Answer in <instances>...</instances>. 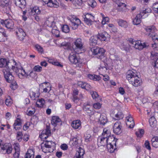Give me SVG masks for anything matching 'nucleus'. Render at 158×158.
<instances>
[{
	"mask_svg": "<svg viewBox=\"0 0 158 158\" xmlns=\"http://www.w3.org/2000/svg\"><path fill=\"white\" fill-rule=\"evenodd\" d=\"M152 145L153 147L158 148V137H155L152 138L151 140Z\"/></svg>",
	"mask_w": 158,
	"mask_h": 158,
	"instance_id": "72a5a7b5",
	"label": "nucleus"
},
{
	"mask_svg": "<svg viewBox=\"0 0 158 158\" xmlns=\"http://www.w3.org/2000/svg\"><path fill=\"white\" fill-rule=\"evenodd\" d=\"M130 46L134 47L136 49H138L139 50H141L143 49V48L146 47V46H147L145 43H143V44L141 43L140 41H135L132 40L131 42V45L128 44L127 45V47L126 48V49L125 50L127 51L129 50Z\"/></svg>",
	"mask_w": 158,
	"mask_h": 158,
	"instance_id": "7ed1b4c3",
	"label": "nucleus"
},
{
	"mask_svg": "<svg viewBox=\"0 0 158 158\" xmlns=\"http://www.w3.org/2000/svg\"><path fill=\"white\" fill-rule=\"evenodd\" d=\"M84 16V18H87L88 19H90L91 20L94 19V17L91 14H87L85 15Z\"/></svg>",
	"mask_w": 158,
	"mask_h": 158,
	"instance_id": "8fccbe9b",
	"label": "nucleus"
},
{
	"mask_svg": "<svg viewBox=\"0 0 158 158\" xmlns=\"http://www.w3.org/2000/svg\"><path fill=\"white\" fill-rule=\"evenodd\" d=\"M45 103V101L44 100L43 98H41L37 101L36 104L37 107H42Z\"/></svg>",
	"mask_w": 158,
	"mask_h": 158,
	"instance_id": "f704fd0d",
	"label": "nucleus"
},
{
	"mask_svg": "<svg viewBox=\"0 0 158 158\" xmlns=\"http://www.w3.org/2000/svg\"><path fill=\"white\" fill-rule=\"evenodd\" d=\"M144 145L145 148L148 150H150L151 149L150 146V143L148 140H146L145 142Z\"/></svg>",
	"mask_w": 158,
	"mask_h": 158,
	"instance_id": "13d9d810",
	"label": "nucleus"
},
{
	"mask_svg": "<svg viewBox=\"0 0 158 158\" xmlns=\"http://www.w3.org/2000/svg\"><path fill=\"white\" fill-rule=\"evenodd\" d=\"M35 112V109L34 108H33L31 110H29L28 111V112L27 114L29 116H31L34 114Z\"/></svg>",
	"mask_w": 158,
	"mask_h": 158,
	"instance_id": "bf43d9fd",
	"label": "nucleus"
},
{
	"mask_svg": "<svg viewBox=\"0 0 158 158\" xmlns=\"http://www.w3.org/2000/svg\"><path fill=\"white\" fill-rule=\"evenodd\" d=\"M20 70H21L20 79H24L27 78L28 77V75L27 73L25 72V70L23 69L22 67L20 68Z\"/></svg>",
	"mask_w": 158,
	"mask_h": 158,
	"instance_id": "2f4dec72",
	"label": "nucleus"
},
{
	"mask_svg": "<svg viewBox=\"0 0 158 158\" xmlns=\"http://www.w3.org/2000/svg\"><path fill=\"white\" fill-rule=\"evenodd\" d=\"M33 70L37 72H40L42 70V67L39 65L35 66L33 68Z\"/></svg>",
	"mask_w": 158,
	"mask_h": 158,
	"instance_id": "a18cd8bd",
	"label": "nucleus"
},
{
	"mask_svg": "<svg viewBox=\"0 0 158 158\" xmlns=\"http://www.w3.org/2000/svg\"><path fill=\"white\" fill-rule=\"evenodd\" d=\"M21 135H22V132H20V136H21ZM28 138H29L28 135H27V134L24 135L23 137H22V136H20V139H23V140L25 141H28Z\"/></svg>",
	"mask_w": 158,
	"mask_h": 158,
	"instance_id": "3c124183",
	"label": "nucleus"
},
{
	"mask_svg": "<svg viewBox=\"0 0 158 158\" xmlns=\"http://www.w3.org/2000/svg\"><path fill=\"white\" fill-rule=\"evenodd\" d=\"M135 72L131 70H128L127 73L126 78L129 82L132 79L134 78L136 76Z\"/></svg>",
	"mask_w": 158,
	"mask_h": 158,
	"instance_id": "4468645a",
	"label": "nucleus"
},
{
	"mask_svg": "<svg viewBox=\"0 0 158 158\" xmlns=\"http://www.w3.org/2000/svg\"><path fill=\"white\" fill-rule=\"evenodd\" d=\"M122 126L119 122L115 123L113 127V131L117 135H119L122 132Z\"/></svg>",
	"mask_w": 158,
	"mask_h": 158,
	"instance_id": "423d86ee",
	"label": "nucleus"
},
{
	"mask_svg": "<svg viewBox=\"0 0 158 158\" xmlns=\"http://www.w3.org/2000/svg\"><path fill=\"white\" fill-rule=\"evenodd\" d=\"M113 141L112 142V143H110V142L109 143H107V148L109 150V152L111 153H112L114 152L115 149V148H114V146L112 145V144H115V146H116V140H115L114 138V137L113 138Z\"/></svg>",
	"mask_w": 158,
	"mask_h": 158,
	"instance_id": "ddd939ff",
	"label": "nucleus"
},
{
	"mask_svg": "<svg viewBox=\"0 0 158 158\" xmlns=\"http://www.w3.org/2000/svg\"><path fill=\"white\" fill-rule=\"evenodd\" d=\"M98 39H99L101 41H105L106 39V38L109 37L110 35L106 32H104L98 34L97 36Z\"/></svg>",
	"mask_w": 158,
	"mask_h": 158,
	"instance_id": "dca6fc26",
	"label": "nucleus"
},
{
	"mask_svg": "<svg viewBox=\"0 0 158 158\" xmlns=\"http://www.w3.org/2000/svg\"><path fill=\"white\" fill-rule=\"evenodd\" d=\"M109 19L108 17H105L103 19L102 23V24L104 25L105 24L106 22H108L109 21Z\"/></svg>",
	"mask_w": 158,
	"mask_h": 158,
	"instance_id": "052dcab7",
	"label": "nucleus"
},
{
	"mask_svg": "<svg viewBox=\"0 0 158 158\" xmlns=\"http://www.w3.org/2000/svg\"><path fill=\"white\" fill-rule=\"evenodd\" d=\"M145 29L147 32H150V33L151 34H153L156 30L155 27L153 25L148 26L145 28Z\"/></svg>",
	"mask_w": 158,
	"mask_h": 158,
	"instance_id": "c85d7f7f",
	"label": "nucleus"
},
{
	"mask_svg": "<svg viewBox=\"0 0 158 158\" xmlns=\"http://www.w3.org/2000/svg\"><path fill=\"white\" fill-rule=\"evenodd\" d=\"M86 83L82 81H78L77 83L78 85L81 87L82 88L84 89Z\"/></svg>",
	"mask_w": 158,
	"mask_h": 158,
	"instance_id": "6e6d98bb",
	"label": "nucleus"
},
{
	"mask_svg": "<svg viewBox=\"0 0 158 158\" xmlns=\"http://www.w3.org/2000/svg\"><path fill=\"white\" fill-rule=\"evenodd\" d=\"M46 127L45 130L42 131V134L41 135V136H42V138H44L45 139H46L51 134L50 127L47 125Z\"/></svg>",
	"mask_w": 158,
	"mask_h": 158,
	"instance_id": "f8f14e48",
	"label": "nucleus"
},
{
	"mask_svg": "<svg viewBox=\"0 0 158 158\" xmlns=\"http://www.w3.org/2000/svg\"><path fill=\"white\" fill-rule=\"evenodd\" d=\"M81 125V122L79 120L73 121L71 124L72 127L75 129L79 128Z\"/></svg>",
	"mask_w": 158,
	"mask_h": 158,
	"instance_id": "c756f323",
	"label": "nucleus"
},
{
	"mask_svg": "<svg viewBox=\"0 0 158 158\" xmlns=\"http://www.w3.org/2000/svg\"><path fill=\"white\" fill-rule=\"evenodd\" d=\"M98 37L97 35L92 36L89 40V44L91 46H95L97 43Z\"/></svg>",
	"mask_w": 158,
	"mask_h": 158,
	"instance_id": "4be33fe9",
	"label": "nucleus"
},
{
	"mask_svg": "<svg viewBox=\"0 0 158 158\" xmlns=\"http://www.w3.org/2000/svg\"><path fill=\"white\" fill-rule=\"evenodd\" d=\"M46 23L48 24V26L53 28L52 31L53 32L54 30H56V27H55V23L54 22L53 19H51V18H50L48 19L46 21Z\"/></svg>",
	"mask_w": 158,
	"mask_h": 158,
	"instance_id": "aec40b11",
	"label": "nucleus"
},
{
	"mask_svg": "<svg viewBox=\"0 0 158 158\" xmlns=\"http://www.w3.org/2000/svg\"><path fill=\"white\" fill-rule=\"evenodd\" d=\"M142 17L141 13L138 14L135 19L133 20V23L134 25H137L139 24L141 22V18Z\"/></svg>",
	"mask_w": 158,
	"mask_h": 158,
	"instance_id": "b1692460",
	"label": "nucleus"
},
{
	"mask_svg": "<svg viewBox=\"0 0 158 158\" xmlns=\"http://www.w3.org/2000/svg\"><path fill=\"white\" fill-rule=\"evenodd\" d=\"M84 110L85 112L89 115L90 117H91L93 115H96L99 113L97 112L94 111L93 109L91 107V106L89 105H87L84 108Z\"/></svg>",
	"mask_w": 158,
	"mask_h": 158,
	"instance_id": "6e6552de",
	"label": "nucleus"
},
{
	"mask_svg": "<svg viewBox=\"0 0 158 158\" xmlns=\"http://www.w3.org/2000/svg\"><path fill=\"white\" fill-rule=\"evenodd\" d=\"M34 152L33 149H28L26 154L25 158H34Z\"/></svg>",
	"mask_w": 158,
	"mask_h": 158,
	"instance_id": "5701e85b",
	"label": "nucleus"
},
{
	"mask_svg": "<svg viewBox=\"0 0 158 158\" xmlns=\"http://www.w3.org/2000/svg\"><path fill=\"white\" fill-rule=\"evenodd\" d=\"M62 31L65 33H68L69 31V28L67 25H64L62 27Z\"/></svg>",
	"mask_w": 158,
	"mask_h": 158,
	"instance_id": "a19ab883",
	"label": "nucleus"
},
{
	"mask_svg": "<svg viewBox=\"0 0 158 158\" xmlns=\"http://www.w3.org/2000/svg\"><path fill=\"white\" fill-rule=\"evenodd\" d=\"M26 5V2L25 0H20V5L22 6V7L20 6V8H24Z\"/></svg>",
	"mask_w": 158,
	"mask_h": 158,
	"instance_id": "0e129e2a",
	"label": "nucleus"
},
{
	"mask_svg": "<svg viewBox=\"0 0 158 158\" xmlns=\"http://www.w3.org/2000/svg\"><path fill=\"white\" fill-rule=\"evenodd\" d=\"M0 23L1 24L5 25L8 29H12L14 25L13 21L10 19H7L5 20L1 19Z\"/></svg>",
	"mask_w": 158,
	"mask_h": 158,
	"instance_id": "20e7f679",
	"label": "nucleus"
},
{
	"mask_svg": "<svg viewBox=\"0 0 158 158\" xmlns=\"http://www.w3.org/2000/svg\"><path fill=\"white\" fill-rule=\"evenodd\" d=\"M51 87L47 86V88H45L44 89L43 91L44 92H49L51 90Z\"/></svg>",
	"mask_w": 158,
	"mask_h": 158,
	"instance_id": "338daca9",
	"label": "nucleus"
},
{
	"mask_svg": "<svg viewBox=\"0 0 158 158\" xmlns=\"http://www.w3.org/2000/svg\"><path fill=\"white\" fill-rule=\"evenodd\" d=\"M151 9L149 8H145L144 9H143L141 11L140 13H141V14L142 16L144 14L151 12Z\"/></svg>",
	"mask_w": 158,
	"mask_h": 158,
	"instance_id": "37998d69",
	"label": "nucleus"
},
{
	"mask_svg": "<svg viewBox=\"0 0 158 158\" xmlns=\"http://www.w3.org/2000/svg\"><path fill=\"white\" fill-rule=\"evenodd\" d=\"M135 134L138 137H141L144 133V130L142 129H139V131L135 132Z\"/></svg>",
	"mask_w": 158,
	"mask_h": 158,
	"instance_id": "79ce46f5",
	"label": "nucleus"
},
{
	"mask_svg": "<svg viewBox=\"0 0 158 158\" xmlns=\"http://www.w3.org/2000/svg\"><path fill=\"white\" fill-rule=\"evenodd\" d=\"M0 32L1 33L2 35L4 37H7V35L6 33V31H5V30L3 28L0 27Z\"/></svg>",
	"mask_w": 158,
	"mask_h": 158,
	"instance_id": "4d7b16f0",
	"label": "nucleus"
},
{
	"mask_svg": "<svg viewBox=\"0 0 158 158\" xmlns=\"http://www.w3.org/2000/svg\"><path fill=\"white\" fill-rule=\"evenodd\" d=\"M149 123L150 126L153 128H156L157 125V121L154 117H151L149 120Z\"/></svg>",
	"mask_w": 158,
	"mask_h": 158,
	"instance_id": "412c9836",
	"label": "nucleus"
},
{
	"mask_svg": "<svg viewBox=\"0 0 158 158\" xmlns=\"http://www.w3.org/2000/svg\"><path fill=\"white\" fill-rule=\"evenodd\" d=\"M153 10L156 13H158V2L154 3L152 6Z\"/></svg>",
	"mask_w": 158,
	"mask_h": 158,
	"instance_id": "c03bdc74",
	"label": "nucleus"
},
{
	"mask_svg": "<svg viewBox=\"0 0 158 158\" xmlns=\"http://www.w3.org/2000/svg\"><path fill=\"white\" fill-rule=\"evenodd\" d=\"M5 103L7 106H10L12 103V100L10 98L6 99L5 100Z\"/></svg>",
	"mask_w": 158,
	"mask_h": 158,
	"instance_id": "864d4df0",
	"label": "nucleus"
},
{
	"mask_svg": "<svg viewBox=\"0 0 158 158\" xmlns=\"http://www.w3.org/2000/svg\"><path fill=\"white\" fill-rule=\"evenodd\" d=\"M84 153L83 149L80 148L77 151L74 158H83V156Z\"/></svg>",
	"mask_w": 158,
	"mask_h": 158,
	"instance_id": "6ab92c4d",
	"label": "nucleus"
},
{
	"mask_svg": "<svg viewBox=\"0 0 158 158\" xmlns=\"http://www.w3.org/2000/svg\"><path fill=\"white\" fill-rule=\"evenodd\" d=\"M129 83L135 87L140 85L141 83V80L140 78L136 75L134 78L132 79Z\"/></svg>",
	"mask_w": 158,
	"mask_h": 158,
	"instance_id": "9b49d317",
	"label": "nucleus"
},
{
	"mask_svg": "<svg viewBox=\"0 0 158 158\" xmlns=\"http://www.w3.org/2000/svg\"><path fill=\"white\" fill-rule=\"evenodd\" d=\"M12 66V69L13 70V71L15 72L16 73V74L19 77V69L17 67H15L14 66L11 65Z\"/></svg>",
	"mask_w": 158,
	"mask_h": 158,
	"instance_id": "de8ad7c7",
	"label": "nucleus"
},
{
	"mask_svg": "<svg viewBox=\"0 0 158 158\" xmlns=\"http://www.w3.org/2000/svg\"><path fill=\"white\" fill-rule=\"evenodd\" d=\"M28 76H30L32 78H34L36 77V74L32 71L30 72L29 74H28Z\"/></svg>",
	"mask_w": 158,
	"mask_h": 158,
	"instance_id": "774afa93",
	"label": "nucleus"
},
{
	"mask_svg": "<svg viewBox=\"0 0 158 158\" xmlns=\"http://www.w3.org/2000/svg\"><path fill=\"white\" fill-rule=\"evenodd\" d=\"M149 35L151 37L153 41L154 42V44H152V47L156 48V45L158 44V35L154 34H151V33H149Z\"/></svg>",
	"mask_w": 158,
	"mask_h": 158,
	"instance_id": "f3484780",
	"label": "nucleus"
},
{
	"mask_svg": "<svg viewBox=\"0 0 158 158\" xmlns=\"http://www.w3.org/2000/svg\"><path fill=\"white\" fill-rule=\"evenodd\" d=\"M40 89H38L37 92L32 91L30 93V96L31 98L33 100H35L36 98H38L40 96Z\"/></svg>",
	"mask_w": 158,
	"mask_h": 158,
	"instance_id": "393cba45",
	"label": "nucleus"
},
{
	"mask_svg": "<svg viewBox=\"0 0 158 158\" xmlns=\"http://www.w3.org/2000/svg\"><path fill=\"white\" fill-rule=\"evenodd\" d=\"M8 145V144H7L6 143L4 144H2V145L0 147V149L3 151L6 150L7 148Z\"/></svg>",
	"mask_w": 158,
	"mask_h": 158,
	"instance_id": "680f3d73",
	"label": "nucleus"
},
{
	"mask_svg": "<svg viewBox=\"0 0 158 158\" xmlns=\"http://www.w3.org/2000/svg\"><path fill=\"white\" fill-rule=\"evenodd\" d=\"M35 48L39 52L41 53H44V50L42 47L38 44H36L35 45Z\"/></svg>",
	"mask_w": 158,
	"mask_h": 158,
	"instance_id": "ea45409f",
	"label": "nucleus"
},
{
	"mask_svg": "<svg viewBox=\"0 0 158 158\" xmlns=\"http://www.w3.org/2000/svg\"><path fill=\"white\" fill-rule=\"evenodd\" d=\"M91 94L93 99L96 100L98 98V95L96 92L92 91L91 92Z\"/></svg>",
	"mask_w": 158,
	"mask_h": 158,
	"instance_id": "49530a36",
	"label": "nucleus"
},
{
	"mask_svg": "<svg viewBox=\"0 0 158 158\" xmlns=\"http://www.w3.org/2000/svg\"><path fill=\"white\" fill-rule=\"evenodd\" d=\"M88 77L89 79L95 81H99L101 79L99 76L96 75L89 74L88 75Z\"/></svg>",
	"mask_w": 158,
	"mask_h": 158,
	"instance_id": "c9c22d12",
	"label": "nucleus"
},
{
	"mask_svg": "<svg viewBox=\"0 0 158 158\" xmlns=\"http://www.w3.org/2000/svg\"><path fill=\"white\" fill-rule=\"evenodd\" d=\"M101 106V105L99 102L95 103L93 104L94 108L97 109H99Z\"/></svg>",
	"mask_w": 158,
	"mask_h": 158,
	"instance_id": "5fc2aeb1",
	"label": "nucleus"
},
{
	"mask_svg": "<svg viewBox=\"0 0 158 158\" xmlns=\"http://www.w3.org/2000/svg\"><path fill=\"white\" fill-rule=\"evenodd\" d=\"M84 137L85 138V141L87 142L91 140L90 137H91V135L89 134L86 133Z\"/></svg>",
	"mask_w": 158,
	"mask_h": 158,
	"instance_id": "09e8293b",
	"label": "nucleus"
},
{
	"mask_svg": "<svg viewBox=\"0 0 158 158\" xmlns=\"http://www.w3.org/2000/svg\"><path fill=\"white\" fill-rule=\"evenodd\" d=\"M13 126L16 131H19L20 128V118H17L15 120Z\"/></svg>",
	"mask_w": 158,
	"mask_h": 158,
	"instance_id": "bb28decb",
	"label": "nucleus"
},
{
	"mask_svg": "<svg viewBox=\"0 0 158 158\" xmlns=\"http://www.w3.org/2000/svg\"><path fill=\"white\" fill-rule=\"evenodd\" d=\"M118 25L121 27L126 28L128 27V24L127 22L122 19H119L118 21Z\"/></svg>",
	"mask_w": 158,
	"mask_h": 158,
	"instance_id": "473e14b6",
	"label": "nucleus"
},
{
	"mask_svg": "<svg viewBox=\"0 0 158 158\" xmlns=\"http://www.w3.org/2000/svg\"><path fill=\"white\" fill-rule=\"evenodd\" d=\"M47 5V6L50 7H53L55 8H57L58 7V5H55V6L53 5V4L50 1L48 2L46 4Z\"/></svg>",
	"mask_w": 158,
	"mask_h": 158,
	"instance_id": "e2e57ef3",
	"label": "nucleus"
},
{
	"mask_svg": "<svg viewBox=\"0 0 158 158\" xmlns=\"http://www.w3.org/2000/svg\"><path fill=\"white\" fill-rule=\"evenodd\" d=\"M104 131V132L102 133L103 137L101 139V143H102V142H103L105 140V143H108V142L110 141L111 139L112 138L113 139V138H112V137L110 135H108L107 133V131H106L105 132Z\"/></svg>",
	"mask_w": 158,
	"mask_h": 158,
	"instance_id": "9d476101",
	"label": "nucleus"
},
{
	"mask_svg": "<svg viewBox=\"0 0 158 158\" xmlns=\"http://www.w3.org/2000/svg\"><path fill=\"white\" fill-rule=\"evenodd\" d=\"M151 58L152 60H154V61L158 59V53L152 52L151 53Z\"/></svg>",
	"mask_w": 158,
	"mask_h": 158,
	"instance_id": "58836bf2",
	"label": "nucleus"
},
{
	"mask_svg": "<svg viewBox=\"0 0 158 158\" xmlns=\"http://www.w3.org/2000/svg\"><path fill=\"white\" fill-rule=\"evenodd\" d=\"M76 54L75 52H72L70 54L69 59L71 63L76 64L79 62V59L77 57Z\"/></svg>",
	"mask_w": 158,
	"mask_h": 158,
	"instance_id": "0eeeda50",
	"label": "nucleus"
},
{
	"mask_svg": "<svg viewBox=\"0 0 158 158\" xmlns=\"http://www.w3.org/2000/svg\"><path fill=\"white\" fill-rule=\"evenodd\" d=\"M61 119L57 116H54L52 117L51 123L54 127H56L57 123L60 122Z\"/></svg>",
	"mask_w": 158,
	"mask_h": 158,
	"instance_id": "a211bd4d",
	"label": "nucleus"
},
{
	"mask_svg": "<svg viewBox=\"0 0 158 158\" xmlns=\"http://www.w3.org/2000/svg\"><path fill=\"white\" fill-rule=\"evenodd\" d=\"M84 21L88 25H91L92 24L93 21L92 20L90 19H88L86 18H84Z\"/></svg>",
	"mask_w": 158,
	"mask_h": 158,
	"instance_id": "603ef678",
	"label": "nucleus"
},
{
	"mask_svg": "<svg viewBox=\"0 0 158 158\" xmlns=\"http://www.w3.org/2000/svg\"><path fill=\"white\" fill-rule=\"evenodd\" d=\"M126 119L127 120L126 123L127 126H128L129 128H133L135 125V122L131 115L129 114L126 118Z\"/></svg>",
	"mask_w": 158,
	"mask_h": 158,
	"instance_id": "1a4fd4ad",
	"label": "nucleus"
},
{
	"mask_svg": "<svg viewBox=\"0 0 158 158\" xmlns=\"http://www.w3.org/2000/svg\"><path fill=\"white\" fill-rule=\"evenodd\" d=\"M70 20L71 23L72 28L73 30L77 29L81 23L80 20L76 17H72Z\"/></svg>",
	"mask_w": 158,
	"mask_h": 158,
	"instance_id": "39448f33",
	"label": "nucleus"
},
{
	"mask_svg": "<svg viewBox=\"0 0 158 158\" xmlns=\"http://www.w3.org/2000/svg\"><path fill=\"white\" fill-rule=\"evenodd\" d=\"M124 115L121 111H118L115 115L114 118L116 120H118L122 119L123 118Z\"/></svg>",
	"mask_w": 158,
	"mask_h": 158,
	"instance_id": "e433bc0d",
	"label": "nucleus"
},
{
	"mask_svg": "<svg viewBox=\"0 0 158 158\" xmlns=\"http://www.w3.org/2000/svg\"><path fill=\"white\" fill-rule=\"evenodd\" d=\"M22 35V40L24 39V37H25L26 35L25 33L23 31V30L22 29H20V35Z\"/></svg>",
	"mask_w": 158,
	"mask_h": 158,
	"instance_id": "69168bd1",
	"label": "nucleus"
},
{
	"mask_svg": "<svg viewBox=\"0 0 158 158\" xmlns=\"http://www.w3.org/2000/svg\"><path fill=\"white\" fill-rule=\"evenodd\" d=\"M14 149L15 152L14 154V156L15 158H19V145L18 143H16L14 144Z\"/></svg>",
	"mask_w": 158,
	"mask_h": 158,
	"instance_id": "2eb2a0df",
	"label": "nucleus"
},
{
	"mask_svg": "<svg viewBox=\"0 0 158 158\" xmlns=\"http://www.w3.org/2000/svg\"><path fill=\"white\" fill-rule=\"evenodd\" d=\"M90 51L92 54L96 56V57L100 60L106 59L105 50L102 48L94 47L90 48Z\"/></svg>",
	"mask_w": 158,
	"mask_h": 158,
	"instance_id": "f03ea898",
	"label": "nucleus"
},
{
	"mask_svg": "<svg viewBox=\"0 0 158 158\" xmlns=\"http://www.w3.org/2000/svg\"><path fill=\"white\" fill-rule=\"evenodd\" d=\"M99 121L100 124L104 125L107 123V119L105 115L101 114L99 118Z\"/></svg>",
	"mask_w": 158,
	"mask_h": 158,
	"instance_id": "7c9ffc66",
	"label": "nucleus"
},
{
	"mask_svg": "<svg viewBox=\"0 0 158 158\" xmlns=\"http://www.w3.org/2000/svg\"><path fill=\"white\" fill-rule=\"evenodd\" d=\"M9 63L10 62L5 59H0V67L5 68L2 70L4 77L6 81L10 83L14 79V77L10 71V66H9Z\"/></svg>",
	"mask_w": 158,
	"mask_h": 158,
	"instance_id": "f257e3e1",
	"label": "nucleus"
},
{
	"mask_svg": "<svg viewBox=\"0 0 158 158\" xmlns=\"http://www.w3.org/2000/svg\"><path fill=\"white\" fill-rule=\"evenodd\" d=\"M82 40L80 38L77 39L74 42V44L77 48L81 49L82 48L83 44L82 43Z\"/></svg>",
	"mask_w": 158,
	"mask_h": 158,
	"instance_id": "cd10ccee",
	"label": "nucleus"
},
{
	"mask_svg": "<svg viewBox=\"0 0 158 158\" xmlns=\"http://www.w3.org/2000/svg\"><path fill=\"white\" fill-rule=\"evenodd\" d=\"M41 11L38 7H34L31 9L30 14L31 15H35L36 14L39 15Z\"/></svg>",
	"mask_w": 158,
	"mask_h": 158,
	"instance_id": "a878e982",
	"label": "nucleus"
},
{
	"mask_svg": "<svg viewBox=\"0 0 158 158\" xmlns=\"http://www.w3.org/2000/svg\"><path fill=\"white\" fill-rule=\"evenodd\" d=\"M88 5L93 8L97 5V3L94 0H89L88 2Z\"/></svg>",
	"mask_w": 158,
	"mask_h": 158,
	"instance_id": "4c0bfd02",
	"label": "nucleus"
}]
</instances>
